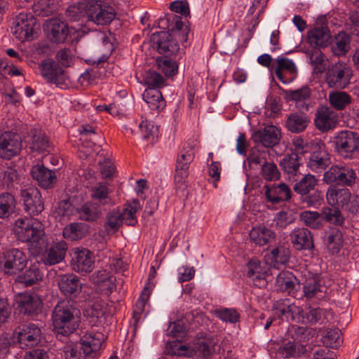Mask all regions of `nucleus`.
Segmentation results:
<instances>
[{"mask_svg":"<svg viewBox=\"0 0 359 359\" xmlns=\"http://www.w3.org/2000/svg\"><path fill=\"white\" fill-rule=\"evenodd\" d=\"M338 116L333 110L328 107L320 108L315 118L316 127L321 131H327L336 126Z\"/></svg>","mask_w":359,"mask_h":359,"instance_id":"30","label":"nucleus"},{"mask_svg":"<svg viewBox=\"0 0 359 359\" xmlns=\"http://www.w3.org/2000/svg\"><path fill=\"white\" fill-rule=\"evenodd\" d=\"M88 7V1L71 5L66 10V17L69 20L79 21L82 17L86 15Z\"/></svg>","mask_w":359,"mask_h":359,"instance_id":"48","label":"nucleus"},{"mask_svg":"<svg viewBox=\"0 0 359 359\" xmlns=\"http://www.w3.org/2000/svg\"><path fill=\"white\" fill-rule=\"evenodd\" d=\"M88 233V226L82 222H74L67 225L62 231L63 237L69 241L83 238Z\"/></svg>","mask_w":359,"mask_h":359,"instance_id":"41","label":"nucleus"},{"mask_svg":"<svg viewBox=\"0 0 359 359\" xmlns=\"http://www.w3.org/2000/svg\"><path fill=\"white\" fill-rule=\"evenodd\" d=\"M304 50L308 55L311 63L313 66L314 74H322L326 69L327 62L325 56L323 54L321 46H304Z\"/></svg>","mask_w":359,"mask_h":359,"instance_id":"34","label":"nucleus"},{"mask_svg":"<svg viewBox=\"0 0 359 359\" xmlns=\"http://www.w3.org/2000/svg\"><path fill=\"white\" fill-rule=\"evenodd\" d=\"M265 195L269 201L276 203L279 201H287L291 197L290 189L284 183L278 185H265Z\"/></svg>","mask_w":359,"mask_h":359,"instance_id":"33","label":"nucleus"},{"mask_svg":"<svg viewBox=\"0 0 359 359\" xmlns=\"http://www.w3.org/2000/svg\"><path fill=\"white\" fill-rule=\"evenodd\" d=\"M71 265L73 270L81 275L91 272L95 267V257L86 248H76L72 252Z\"/></svg>","mask_w":359,"mask_h":359,"instance_id":"19","label":"nucleus"},{"mask_svg":"<svg viewBox=\"0 0 359 359\" xmlns=\"http://www.w3.org/2000/svg\"><path fill=\"white\" fill-rule=\"evenodd\" d=\"M289 257V250L283 246H278L266 253L264 259L266 264L279 269L288 261Z\"/></svg>","mask_w":359,"mask_h":359,"instance_id":"35","label":"nucleus"},{"mask_svg":"<svg viewBox=\"0 0 359 359\" xmlns=\"http://www.w3.org/2000/svg\"><path fill=\"white\" fill-rule=\"evenodd\" d=\"M20 197L23 202L25 210L28 215L31 216L38 215L44 210L41 194L37 188L31 187L22 189Z\"/></svg>","mask_w":359,"mask_h":359,"instance_id":"20","label":"nucleus"},{"mask_svg":"<svg viewBox=\"0 0 359 359\" xmlns=\"http://www.w3.org/2000/svg\"><path fill=\"white\" fill-rule=\"evenodd\" d=\"M142 79L144 85L149 87V89L160 88L165 86V79L161 74L153 70L146 72Z\"/></svg>","mask_w":359,"mask_h":359,"instance_id":"53","label":"nucleus"},{"mask_svg":"<svg viewBox=\"0 0 359 359\" xmlns=\"http://www.w3.org/2000/svg\"><path fill=\"white\" fill-rule=\"evenodd\" d=\"M281 137L280 130L275 126L268 125L265 126L262 130L258 131L254 138L257 140L259 138L263 147H273L278 144Z\"/></svg>","mask_w":359,"mask_h":359,"instance_id":"31","label":"nucleus"},{"mask_svg":"<svg viewBox=\"0 0 359 359\" xmlns=\"http://www.w3.org/2000/svg\"><path fill=\"white\" fill-rule=\"evenodd\" d=\"M57 285L60 292L66 297H76L81 291L86 292L85 287L79 278L74 274H65L60 276Z\"/></svg>","mask_w":359,"mask_h":359,"instance_id":"27","label":"nucleus"},{"mask_svg":"<svg viewBox=\"0 0 359 359\" xmlns=\"http://www.w3.org/2000/svg\"><path fill=\"white\" fill-rule=\"evenodd\" d=\"M309 123L307 117L304 114H292L287 120V127L292 133H300L305 130Z\"/></svg>","mask_w":359,"mask_h":359,"instance_id":"47","label":"nucleus"},{"mask_svg":"<svg viewBox=\"0 0 359 359\" xmlns=\"http://www.w3.org/2000/svg\"><path fill=\"white\" fill-rule=\"evenodd\" d=\"M328 100L330 105L337 110L344 109L352 102V97L348 93L340 90L330 92Z\"/></svg>","mask_w":359,"mask_h":359,"instance_id":"43","label":"nucleus"},{"mask_svg":"<svg viewBox=\"0 0 359 359\" xmlns=\"http://www.w3.org/2000/svg\"><path fill=\"white\" fill-rule=\"evenodd\" d=\"M353 77L351 67L345 62H337L329 67L325 75V82L330 88H346Z\"/></svg>","mask_w":359,"mask_h":359,"instance_id":"10","label":"nucleus"},{"mask_svg":"<svg viewBox=\"0 0 359 359\" xmlns=\"http://www.w3.org/2000/svg\"><path fill=\"white\" fill-rule=\"evenodd\" d=\"M278 314L287 319L304 324L323 325L327 320L330 312L321 308L309 307L304 310L294 304L290 303L289 299H284L281 306L277 309Z\"/></svg>","mask_w":359,"mask_h":359,"instance_id":"2","label":"nucleus"},{"mask_svg":"<svg viewBox=\"0 0 359 359\" xmlns=\"http://www.w3.org/2000/svg\"><path fill=\"white\" fill-rule=\"evenodd\" d=\"M36 20L32 13H20L13 18L12 32L21 42L30 41L38 36Z\"/></svg>","mask_w":359,"mask_h":359,"instance_id":"8","label":"nucleus"},{"mask_svg":"<svg viewBox=\"0 0 359 359\" xmlns=\"http://www.w3.org/2000/svg\"><path fill=\"white\" fill-rule=\"evenodd\" d=\"M41 76L48 81L57 85L63 84L67 79L65 70L52 59H46L39 65Z\"/></svg>","mask_w":359,"mask_h":359,"instance_id":"21","label":"nucleus"},{"mask_svg":"<svg viewBox=\"0 0 359 359\" xmlns=\"http://www.w3.org/2000/svg\"><path fill=\"white\" fill-rule=\"evenodd\" d=\"M300 165L299 157L297 154L285 156L280 161V166L287 174L296 175Z\"/></svg>","mask_w":359,"mask_h":359,"instance_id":"52","label":"nucleus"},{"mask_svg":"<svg viewBox=\"0 0 359 359\" xmlns=\"http://www.w3.org/2000/svg\"><path fill=\"white\" fill-rule=\"evenodd\" d=\"M107 304L97 294L89 297L84 316L93 326L104 324L107 318Z\"/></svg>","mask_w":359,"mask_h":359,"instance_id":"12","label":"nucleus"},{"mask_svg":"<svg viewBox=\"0 0 359 359\" xmlns=\"http://www.w3.org/2000/svg\"><path fill=\"white\" fill-rule=\"evenodd\" d=\"M56 58L62 66L69 67L74 65L76 57L73 50L65 47L57 52Z\"/></svg>","mask_w":359,"mask_h":359,"instance_id":"58","label":"nucleus"},{"mask_svg":"<svg viewBox=\"0 0 359 359\" xmlns=\"http://www.w3.org/2000/svg\"><path fill=\"white\" fill-rule=\"evenodd\" d=\"M327 203L337 208H341L351 213L359 212V196L352 195L346 188L331 186L326 194Z\"/></svg>","mask_w":359,"mask_h":359,"instance_id":"7","label":"nucleus"},{"mask_svg":"<svg viewBox=\"0 0 359 359\" xmlns=\"http://www.w3.org/2000/svg\"><path fill=\"white\" fill-rule=\"evenodd\" d=\"M78 212V208H76L69 201L64 200L58 203L55 217L62 223L71 219Z\"/></svg>","mask_w":359,"mask_h":359,"instance_id":"44","label":"nucleus"},{"mask_svg":"<svg viewBox=\"0 0 359 359\" xmlns=\"http://www.w3.org/2000/svg\"><path fill=\"white\" fill-rule=\"evenodd\" d=\"M52 320L55 332L68 336L79 327L80 311L69 301H62L55 306Z\"/></svg>","mask_w":359,"mask_h":359,"instance_id":"1","label":"nucleus"},{"mask_svg":"<svg viewBox=\"0 0 359 359\" xmlns=\"http://www.w3.org/2000/svg\"><path fill=\"white\" fill-rule=\"evenodd\" d=\"M275 233L264 225L254 226L250 232L251 241L256 245L262 246L267 245L274 240Z\"/></svg>","mask_w":359,"mask_h":359,"instance_id":"37","label":"nucleus"},{"mask_svg":"<svg viewBox=\"0 0 359 359\" xmlns=\"http://www.w3.org/2000/svg\"><path fill=\"white\" fill-rule=\"evenodd\" d=\"M31 175L39 185L43 188L48 189L56 183L57 177L55 172L47 169L43 165H36L31 170Z\"/></svg>","mask_w":359,"mask_h":359,"instance_id":"32","label":"nucleus"},{"mask_svg":"<svg viewBox=\"0 0 359 359\" xmlns=\"http://www.w3.org/2000/svg\"><path fill=\"white\" fill-rule=\"evenodd\" d=\"M105 340V335L101 332L93 331L86 332L80 339L79 344L85 355L90 356L96 353L102 348Z\"/></svg>","mask_w":359,"mask_h":359,"instance_id":"25","label":"nucleus"},{"mask_svg":"<svg viewBox=\"0 0 359 359\" xmlns=\"http://www.w3.org/2000/svg\"><path fill=\"white\" fill-rule=\"evenodd\" d=\"M317 184V180L313 175H306L299 182L296 183L294 189L302 195L309 194Z\"/></svg>","mask_w":359,"mask_h":359,"instance_id":"54","label":"nucleus"},{"mask_svg":"<svg viewBox=\"0 0 359 359\" xmlns=\"http://www.w3.org/2000/svg\"><path fill=\"white\" fill-rule=\"evenodd\" d=\"M14 338L21 348L33 347L39 344L41 339V329L34 323L19 326L13 332Z\"/></svg>","mask_w":359,"mask_h":359,"instance_id":"16","label":"nucleus"},{"mask_svg":"<svg viewBox=\"0 0 359 359\" xmlns=\"http://www.w3.org/2000/svg\"><path fill=\"white\" fill-rule=\"evenodd\" d=\"M357 177L356 171L351 166L335 165L324 173L323 180L327 184L353 187L356 183Z\"/></svg>","mask_w":359,"mask_h":359,"instance_id":"11","label":"nucleus"},{"mask_svg":"<svg viewBox=\"0 0 359 359\" xmlns=\"http://www.w3.org/2000/svg\"><path fill=\"white\" fill-rule=\"evenodd\" d=\"M43 278V273L39 269L38 264H32L24 274L19 277L20 282L25 283L27 286L32 285Z\"/></svg>","mask_w":359,"mask_h":359,"instance_id":"51","label":"nucleus"},{"mask_svg":"<svg viewBox=\"0 0 359 359\" xmlns=\"http://www.w3.org/2000/svg\"><path fill=\"white\" fill-rule=\"evenodd\" d=\"M15 304L20 313L28 316L37 315L43 307L41 297L32 292H22L16 295Z\"/></svg>","mask_w":359,"mask_h":359,"instance_id":"18","label":"nucleus"},{"mask_svg":"<svg viewBox=\"0 0 359 359\" xmlns=\"http://www.w3.org/2000/svg\"><path fill=\"white\" fill-rule=\"evenodd\" d=\"M305 39L309 45H326L330 43L332 36L326 16L318 17L313 27L308 30Z\"/></svg>","mask_w":359,"mask_h":359,"instance_id":"15","label":"nucleus"},{"mask_svg":"<svg viewBox=\"0 0 359 359\" xmlns=\"http://www.w3.org/2000/svg\"><path fill=\"white\" fill-rule=\"evenodd\" d=\"M168 352L172 355L187 357H191L194 353L193 348L189 346L181 344L180 341H173L169 347Z\"/></svg>","mask_w":359,"mask_h":359,"instance_id":"62","label":"nucleus"},{"mask_svg":"<svg viewBox=\"0 0 359 359\" xmlns=\"http://www.w3.org/2000/svg\"><path fill=\"white\" fill-rule=\"evenodd\" d=\"M16 340L14 334H4L0 336V358L6 355L11 347L14 345Z\"/></svg>","mask_w":359,"mask_h":359,"instance_id":"64","label":"nucleus"},{"mask_svg":"<svg viewBox=\"0 0 359 359\" xmlns=\"http://www.w3.org/2000/svg\"><path fill=\"white\" fill-rule=\"evenodd\" d=\"M78 214L79 217L84 220L93 221L95 220L100 214V210L98 207L90 203H85Z\"/></svg>","mask_w":359,"mask_h":359,"instance_id":"57","label":"nucleus"},{"mask_svg":"<svg viewBox=\"0 0 359 359\" xmlns=\"http://www.w3.org/2000/svg\"><path fill=\"white\" fill-rule=\"evenodd\" d=\"M269 156L268 149L265 147L257 146L252 149L251 153L248 158L250 165L262 164L267 159Z\"/></svg>","mask_w":359,"mask_h":359,"instance_id":"55","label":"nucleus"},{"mask_svg":"<svg viewBox=\"0 0 359 359\" xmlns=\"http://www.w3.org/2000/svg\"><path fill=\"white\" fill-rule=\"evenodd\" d=\"M153 287L154 286L151 283H147L145 284L144 290H142L136 303V306L139 311L137 312H134L135 318H136L137 313L140 314V312L144 309L147 301L149 299Z\"/></svg>","mask_w":359,"mask_h":359,"instance_id":"63","label":"nucleus"},{"mask_svg":"<svg viewBox=\"0 0 359 359\" xmlns=\"http://www.w3.org/2000/svg\"><path fill=\"white\" fill-rule=\"evenodd\" d=\"M327 247L332 254H337L342 247L343 236L339 229H332L328 234L327 239Z\"/></svg>","mask_w":359,"mask_h":359,"instance_id":"49","label":"nucleus"},{"mask_svg":"<svg viewBox=\"0 0 359 359\" xmlns=\"http://www.w3.org/2000/svg\"><path fill=\"white\" fill-rule=\"evenodd\" d=\"M22 149V142L18 135L5 132L0 136V156L10 159L18 155Z\"/></svg>","mask_w":359,"mask_h":359,"instance_id":"23","label":"nucleus"},{"mask_svg":"<svg viewBox=\"0 0 359 359\" xmlns=\"http://www.w3.org/2000/svg\"><path fill=\"white\" fill-rule=\"evenodd\" d=\"M27 257L25 252L17 248H11L4 252L2 264L6 273L17 274L27 266Z\"/></svg>","mask_w":359,"mask_h":359,"instance_id":"17","label":"nucleus"},{"mask_svg":"<svg viewBox=\"0 0 359 359\" xmlns=\"http://www.w3.org/2000/svg\"><path fill=\"white\" fill-rule=\"evenodd\" d=\"M290 236L291 243L296 250L311 251L314 248L313 236L307 229H295L290 233Z\"/></svg>","mask_w":359,"mask_h":359,"instance_id":"28","label":"nucleus"},{"mask_svg":"<svg viewBox=\"0 0 359 359\" xmlns=\"http://www.w3.org/2000/svg\"><path fill=\"white\" fill-rule=\"evenodd\" d=\"M336 149L344 158H351L359 151V135L353 131L344 130L336 136Z\"/></svg>","mask_w":359,"mask_h":359,"instance_id":"13","label":"nucleus"},{"mask_svg":"<svg viewBox=\"0 0 359 359\" xmlns=\"http://www.w3.org/2000/svg\"><path fill=\"white\" fill-rule=\"evenodd\" d=\"M247 276L252 281L253 284L258 287H263L266 285L265 278L266 269L261 262L253 258L247 264Z\"/></svg>","mask_w":359,"mask_h":359,"instance_id":"29","label":"nucleus"},{"mask_svg":"<svg viewBox=\"0 0 359 359\" xmlns=\"http://www.w3.org/2000/svg\"><path fill=\"white\" fill-rule=\"evenodd\" d=\"M159 54L155 57L157 69L165 76L172 77L178 73L179 60L184 54L180 46H150Z\"/></svg>","mask_w":359,"mask_h":359,"instance_id":"4","label":"nucleus"},{"mask_svg":"<svg viewBox=\"0 0 359 359\" xmlns=\"http://www.w3.org/2000/svg\"><path fill=\"white\" fill-rule=\"evenodd\" d=\"M305 280L303 283L304 294L307 299L323 298L326 293L325 280L320 273L318 265H308L303 272Z\"/></svg>","mask_w":359,"mask_h":359,"instance_id":"5","label":"nucleus"},{"mask_svg":"<svg viewBox=\"0 0 359 359\" xmlns=\"http://www.w3.org/2000/svg\"><path fill=\"white\" fill-rule=\"evenodd\" d=\"M43 30L47 38L53 43H62L67 38L69 27L59 18H51L43 24Z\"/></svg>","mask_w":359,"mask_h":359,"instance_id":"22","label":"nucleus"},{"mask_svg":"<svg viewBox=\"0 0 359 359\" xmlns=\"http://www.w3.org/2000/svg\"><path fill=\"white\" fill-rule=\"evenodd\" d=\"M188 168L189 165H186V163L176 165L174 181L177 189H184L186 187Z\"/></svg>","mask_w":359,"mask_h":359,"instance_id":"56","label":"nucleus"},{"mask_svg":"<svg viewBox=\"0 0 359 359\" xmlns=\"http://www.w3.org/2000/svg\"><path fill=\"white\" fill-rule=\"evenodd\" d=\"M323 344L332 348H337L343 343L341 330L337 328L328 329L323 337Z\"/></svg>","mask_w":359,"mask_h":359,"instance_id":"50","label":"nucleus"},{"mask_svg":"<svg viewBox=\"0 0 359 359\" xmlns=\"http://www.w3.org/2000/svg\"><path fill=\"white\" fill-rule=\"evenodd\" d=\"M140 208V204L137 200L126 203L121 209L118 208L123 223L126 225H135L137 223V213Z\"/></svg>","mask_w":359,"mask_h":359,"instance_id":"40","label":"nucleus"},{"mask_svg":"<svg viewBox=\"0 0 359 359\" xmlns=\"http://www.w3.org/2000/svg\"><path fill=\"white\" fill-rule=\"evenodd\" d=\"M123 224L120 210L116 208L107 213L104 226L108 234H112L116 233Z\"/></svg>","mask_w":359,"mask_h":359,"instance_id":"46","label":"nucleus"},{"mask_svg":"<svg viewBox=\"0 0 359 359\" xmlns=\"http://www.w3.org/2000/svg\"><path fill=\"white\" fill-rule=\"evenodd\" d=\"M79 344L65 346L62 350V356L65 359H86L83 351Z\"/></svg>","mask_w":359,"mask_h":359,"instance_id":"59","label":"nucleus"},{"mask_svg":"<svg viewBox=\"0 0 359 359\" xmlns=\"http://www.w3.org/2000/svg\"><path fill=\"white\" fill-rule=\"evenodd\" d=\"M27 147L34 155L50 152L48 140L41 131L34 130L32 133L30 140L27 142Z\"/></svg>","mask_w":359,"mask_h":359,"instance_id":"38","label":"nucleus"},{"mask_svg":"<svg viewBox=\"0 0 359 359\" xmlns=\"http://www.w3.org/2000/svg\"><path fill=\"white\" fill-rule=\"evenodd\" d=\"M115 15V10L112 6L95 0L88 1L86 17L94 23L108 24L114 19Z\"/></svg>","mask_w":359,"mask_h":359,"instance_id":"14","label":"nucleus"},{"mask_svg":"<svg viewBox=\"0 0 359 359\" xmlns=\"http://www.w3.org/2000/svg\"><path fill=\"white\" fill-rule=\"evenodd\" d=\"M109 190L106 184L99 183L92 188V198L97 200L103 204L109 202Z\"/></svg>","mask_w":359,"mask_h":359,"instance_id":"60","label":"nucleus"},{"mask_svg":"<svg viewBox=\"0 0 359 359\" xmlns=\"http://www.w3.org/2000/svg\"><path fill=\"white\" fill-rule=\"evenodd\" d=\"M142 97L149 109L156 113L161 111L165 107V101L161 93L157 89L145 90Z\"/></svg>","mask_w":359,"mask_h":359,"instance_id":"39","label":"nucleus"},{"mask_svg":"<svg viewBox=\"0 0 359 359\" xmlns=\"http://www.w3.org/2000/svg\"><path fill=\"white\" fill-rule=\"evenodd\" d=\"M67 244L63 240L54 241L42 255V261L45 265H54L62 262L66 256Z\"/></svg>","mask_w":359,"mask_h":359,"instance_id":"26","label":"nucleus"},{"mask_svg":"<svg viewBox=\"0 0 359 359\" xmlns=\"http://www.w3.org/2000/svg\"><path fill=\"white\" fill-rule=\"evenodd\" d=\"M330 164L329 154L325 150L324 146H320L313 151L308 162V167L314 172H321Z\"/></svg>","mask_w":359,"mask_h":359,"instance_id":"36","label":"nucleus"},{"mask_svg":"<svg viewBox=\"0 0 359 359\" xmlns=\"http://www.w3.org/2000/svg\"><path fill=\"white\" fill-rule=\"evenodd\" d=\"M306 330L298 327L291 339H285L279 346L277 355L283 358L304 359L302 356L307 351L305 344Z\"/></svg>","mask_w":359,"mask_h":359,"instance_id":"6","label":"nucleus"},{"mask_svg":"<svg viewBox=\"0 0 359 359\" xmlns=\"http://www.w3.org/2000/svg\"><path fill=\"white\" fill-rule=\"evenodd\" d=\"M90 279L103 295L109 296L116 289V278L111 271L107 269H100L95 272L90 276Z\"/></svg>","mask_w":359,"mask_h":359,"instance_id":"24","label":"nucleus"},{"mask_svg":"<svg viewBox=\"0 0 359 359\" xmlns=\"http://www.w3.org/2000/svg\"><path fill=\"white\" fill-rule=\"evenodd\" d=\"M215 313L217 318L226 323H236L240 318L239 313L234 309H218L216 310Z\"/></svg>","mask_w":359,"mask_h":359,"instance_id":"61","label":"nucleus"},{"mask_svg":"<svg viewBox=\"0 0 359 359\" xmlns=\"http://www.w3.org/2000/svg\"><path fill=\"white\" fill-rule=\"evenodd\" d=\"M300 219L305 225L312 229L321 227L324 219L337 226L342 225L344 221V218L339 210L331 209L328 207L323 208L322 214L314 211H304L300 215Z\"/></svg>","mask_w":359,"mask_h":359,"instance_id":"9","label":"nucleus"},{"mask_svg":"<svg viewBox=\"0 0 359 359\" xmlns=\"http://www.w3.org/2000/svg\"><path fill=\"white\" fill-rule=\"evenodd\" d=\"M276 283L278 288L287 292L289 294L294 293L299 287L296 277L290 271H283L279 273L276 278Z\"/></svg>","mask_w":359,"mask_h":359,"instance_id":"42","label":"nucleus"},{"mask_svg":"<svg viewBox=\"0 0 359 359\" xmlns=\"http://www.w3.org/2000/svg\"><path fill=\"white\" fill-rule=\"evenodd\" d=\"M13 231L18 240L31 246L41 249L44 242V226L33 217H19L13 224Z\"/></svg>","mask_w":359,"mask_h":359,"instance_id":"3","label":"nucleus"},{"mask_svg":"<svg viewBox=\"0 0 359 359\" xmlns=\"http://www.w3.org/2000/svg\"><path fill=\"white\" fill-rule=\"evenodd\" d=\"M15 199L9 193L0 194V218H8L15 210Z\"/></svg>","mask_w":359,"mask_h":359,"instance_id":"45","label":"nucleus"}]
</instances>
